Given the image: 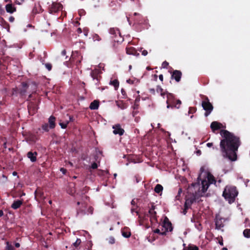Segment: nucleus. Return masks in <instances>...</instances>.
I'll return each instance as SVG.
<instances>
[{"mask_svg":"<svg viewBox=\"0 0 250 250\" xmlns=\"http://www.w3.org/2000/svg\"><path fill=\"white\" fill-rule=\"evenodd\" d=\"M220 135L223 137L220 141V147L222 156L231 161L237 159V151L241 145L239 137L227 130H221Z\"/></svg>","mask_w":250,"mask_h":250,"instance_id":"1","label":"nucleus"},{"mask_svg":"<svg viewBox=\"0 0 250 250\" xmlns=\"http://www.w3.org/2000/svg\"><path fill=\"white\" fill-rule=\"evenodd\" d=\"M238 194V191L235 186H227L223 191V196L229 204H231L235 201Z\"/></svg>","mask_w":250,"mask_h":250,"instance_id":"2","label":"nucleus"},{"mask_svg":"<svg viewBox=\"0 0 250 250\" xmlns=\"http://www.w3.org/2000/svg\"><path fill=\"white\" fill-rule=\"evenodd\" d=\"M167 108L170 107L179 108L181 104V101L180 100H175L172 94L168 93L167 94Z\"/></svg>","mask_w":250,"mask_h":250,"instance_id":"3","label":"nucleus"},{"mask_svg":"<svg viewBox=\"0 0 250 250\" xmlns=\"http://www.w3.org/2000/svg\"><path fill=\"white\" fill-rule=\"evenodd\" d=\"M203 100L202 102V106L205 110V116H208L213 109L212 104L210 103L208 97L204 96Z\"/></svg>","mask_w":250,"mask_h":250,"instance_id":"4","label":"nucleus"},{"mask_svg":"<svg viewBox=\"0 0 250 250\" xmlns=\"http://www.w3.org/2000/svg\"><path fill=\"white\" fill-rule=\"evenodd\" d=\"M63 9L62 5L60 2H53L48 7V12L51 14L58 13Z\"/></svg>","mask_w":250,"mask_h":250,"instance_id":"5","label":"nucleus"},{"mask_svg":"<svg viewBox=\"0 0 250 250\" xmlns=\"http://www.w3.org/2000/svg\"><path fill=\"white\" fill-rule=\"evenodd\" d=\"M27 108L29 114L30 115H34L38 111V101L36 100L33 101H30L28 102Z\"/></svg>","mask_w":250,"mask_h":250,"instance_id":"6","label":"nucleus"},{"mask_svg":"<svg viewBox=\"0 0 250 250\" xmlns=\"http://www.w3.org/2000/svg\"><path fill=\"white\" fill-rule=\"evenodd\" d=\"M161 229H162V231H166V233L168 231L171 232L172 231L173 227L172 224L167 217H165L161 225Z\"/></svg>","mask_w":250,"mask_h":250,"instance_id":"7","label":"nucleus"},{"mask_svg":"<svg viewBox=\"0 0 250 250\" xmlns=\"http://www.w3.org/2000/svg\"><path fill=\"white\" fill-rule=\"evenodd\" d=\"M102 67V63H99L98 66L95 67L94 68V69L92 70V71L90 73V75H91V77L94 80L95 79L97 81H99V80H100L99 78H100L101 77L100 76L99 77L98 75H99L102 73L101 69Z\"/></svg>","mask_w":250,"mask_h":250,"instance_id":"8","label":"nucleus"},{"mask_svg":"<svg viewBox=\"0 0 250 250\" xmlns=\"http://www.w3.org/2000/svg\"><path fill=\"white\" fill-rule=\"evenodd\" d=\"M155 206L152 205L148 211V217L150 218V221L152 224L157 222V212L155 211Z\"/></svg>","mask_w":250,"mask_h":250,"instance_id":"9","label":"nucleus"},{"mask_svg":"<svg viewBox=\"0 0 250 250\" xmlns=\"http://www.w3.org/2000/svg\"><path fill=\"white\" fill-rule=\"evenodd\" d=\"M77 205H82V206L77 209V215H83L87 214V205L85 203H81L80 202H77Z\"/></svg>","mask_w":250,"mask_h":250,"instance_id":"10","label":"nucleus"},{"mask_svg":"<svg viewBox=\"0 0 250 250\" xmlns=\"http://www.w3.org/2000/svg\"><path fill=\"white\" fill-rule=\"evenodd\" d=\"M199 197L196 194H192L190 197L186 198L185 202L191 206L194 202H199L201 200H199Z\"/></svg>","mask_w":250,"mask_h":250,"instance_id":"11","label":"nucleus"},{"mask_svg":"<svg viewBox=\"0 0 250 250\" xmlns=\"http://www.w3.org/2000/svg\"><path fill=\"white\" fill-rule=\"evenodd\" d=\"M71 58L75 62H81L82 61V56L78 51H72Z\"/></svg>","mask_w":250,"mask_h":250,"instance_id":"12","label":"nucleus"},{"mask_svg":"<svg viewBox=\"0 0 250 250\" xmlns=\"http://www.w3.org/2000/svg\"><path fill=\"white\" fill-rule=\"evenodd\" d=\"M225 221V219L222 218L219 216H216L215 218V226L216 228L217 229H220L224 227V223Z\"/></svg>","mask_w":250,"mask_h":250,"instance_id":"13","label":"nucleus"},{"mask_svg":"<svg viewBox=\"0 0 250 250\" xmlns=\"http://www.w3.org/2000/svg\"><path fill=\"white\" fill-rule=\"evenodd\" d=\"M113 133L115 135L119 134L120 136H122L125 133V130L123 128L121 127V126L120 124H116L113 126Z\"/></svg>","mask_w":250,"mask_h":250,"instance_id":"14","label":"nucleus"},{"mask_svg":"<svg viewBox=\"0 0 250 250\" xmlns=\"http://www.w3.org/2000/svg\"><path fill=\"white\" fill-rule=\"evenodd\" d=\"M223 125L221 123L217 121H213L211 123L210 128L212 132H215V131L218 130L222 128Z\"/></svg>","mask_w":250,"mask_h":250,"instance_id":"15","label":"nucleus"},{"mask_svg":"<svg viewBox=\"0 0 250 250\" xmlns=\"http://www.w3.org/2000/svg\"><path fill=\"white\" fill-rule=\"evenodd\" d=\"M182 76V73L179 70H174L171 74V79H174L177 82H180Z\"/></svg>","mask_w":250,"mask_h":250,"instance_id":"16","label":"nucleus"},{"mask_svg":"<svg viewBox=\"0 0 250 250\" xmlns=\"http://www.w3.org/2000/svg\"><path fill=\"white\" fill-rule=\"evenodd\" d=\"M38 153L36 151L34 152L32 151H29L27 153V157L32 162H35L37 161V156Z\"/></svg>","mask_w":250,"mask_h":250,"instance_id":"17","label":"nucleus"},{"mask_svg":"<svg viewBox=\"0 0 250 250\" xmlns=\"http://www.w3.org/2000/svg\"><path fill=\"white\" fill-rule=\"evenodd\" d=\"M6 11L10 14H12L16 11V7L12 3H8L5 5Z\"/></svg>","mask_w":250,"mask_h":250,"instance_id":"18","label":"nucleus"},{"mask_svg":"<svg viewBox=\"0 0 250 250\" xmlns=\"http://www.w3.org/2000/svg\"><path fill=\"white\" fill-rule=\"evenodd\" d=\"M43 11V9L42 8V6L40 4H35L32 11V14L34 16L37 14L42 13Z\"/></svg>","mask_w":250,"mask_h":250,"instance_id":"19","label":"nucleus"},{"mask_svg":"<svg viewBox=\"0 0 250 250\" xmlns=\"http://www.w3.org/2000/svg\"><path fill=\"white\" fill-rule=\"evenodd\" d=\"M23 202V199L15 200L11 205V208L14 209H17L21 207V206L22 205Z\"/></svg>","mask_w":250,"mask_h":250,"instance_id":"20","label":"nucleus"},{"mask_svg":"<svg viewBox=\"0 0 250 250\" xmlns=\"http://www.w3.org/2000/svg\"><path fill=\"white\" fill-rule=\"evenodd\" d=\"M126 53L129 55H133L136 56L139 55V53L137 52V51L133 47H126Z\"/></svg>","mask_w":250,"mask_h":250,"instance_id":"21","label":"nucleus"},{"mask_svg":"<svg viewBox=\"0 0 250 250\" xmlns=\"http://www.w3.org/2000/svg\"><path fill=\"white\" fill-rule=\"evenodd\" d=\"M35 194V198L36 200L38 201L39 199L43 198V192L39 188H38L34 192Z\"/></svg>","mask_w":250,"mask_h":250,"instance_id":"22","label":"nucleus"},{"mask_svg":"<svg viewBox=\"0 0 250 250\" xmlns=\"http://www.w3.org/2000/svg\"><path fill=\"white\" fill-rule=\"evenodd\" d=\"M22 88L19 90V93L21 95H24L28 87V84L25 82L21 83Z\"/></svg>","mask_w":250,"mask_h":250,"instance_id":"23","label":"nucleus"},{"mask_svg":"<svg viewBox=\"0 0 250 250\" xmlns=\"http://www.w3.org/2000/svg\"><path fill=\"white\" fill-rule=\"evenodd\" d=\"M122 234L125 238H129L131 236V232L127 227H125L122 229Z\"/></svg>","mask_w":250,"mask_h":250,"instance_id":"24","label":"nucleus"},{"mask_svg":"<svg viewBox=\"0 0 250 250\" xmlns=\"http://www.w3.org/2000/svg\"><path fill=\"white\" fill-rule=\"evenodd\" d=\"M56 118L53 116H51L48 119V123L49 124V127L50 129H53L55 127L56 123H55Z\"/></svg>","mask_w":250,"mask_h":250,"instance_id":"25","label":"nucleus"},{"mask_svg":"<svg viewBox=\"0 0 250 250\" xmlns=\"http://www.w3.org/2000/svg\"><path fill=\"white\" fill-rule=\"evenodd\" d=\"M109 33L112 35V38L117 37V35H120L119 30L116 28H110L109 30Z\"/></svg>","mask_w":250,"mask_h":250,"instance_id":"26","label":"nucleus"},{"mask_svg":"<svg viewBox=\"0 0 250 250\" xmlns=\"http://www.w3.org/2000/svg\"><path fill=\"white\" fill-rule=\"evenodd\" d=\"M99 106V102L97 100H94L91 103L89 108L92 110H96L98 108Z\"/></svg>","mask_w":250,"mask_h":250,"instance_id":"27","label":"nucleus"},{"mask_svg":"<svg viewBox=\"0 0 250 250\" xmlns=\"http://www.w3.org/2000/svg\"><path fill=\"white\" fill-rule=\"evenodd\" d=\"M208 182L207 183L209 184H215L216 180L215 179V178L214 176L211 175L210 173H208Z\"/></svg>","mask_w":250,"mask_h":250,"instance_id":"28","label":"nucleus"},{"mask_svg":"<svg viewBox=\"0 0 250 250\" xmlns=\"http://www.w3.org/2000/svg\"><path fill=\"white\" fill-rule=\"evenodd\" d=\"M163 190V186L160 184H157L154 188V191L157 193H160L162 192Z\"/></svg>","mask_w":250,"mask_h":250,"instance_id":"29","label":"nucleus"},{"mask_svg":"<svg viewBox=\"0 0 250 250\" xmlns=\"http://www.w3.org/2000/svg\"><path fill=\"white\" fill-rule=\"evenodd\" d=\"M202 190L203 192H205L207 191V189L208 188L209 184L207 183V182L206 181H202Z\"/></svg>","mask_w":250,"mask_h":250,"instance_id":"30","label":"nucleus"},{"mask_svg":"<svg viewBox=\"0 0 250 250\" xmlns=\"http://www.w3.org/2000/svg\"><path fill=\"white\" fill-rule=\"evenodd\" d=\"M243 233L245 237L250 238V229H244Z\"/></svg>","mask_w":250,"mask_h":250,"instance_id":"31","label":"nucleus"},{"mask_svg":"<svg viewBox=\"0 0 250 250\" xmlns=\"http://www.w3.org/2000/svg\"><path fill=\"white\" fill-rule=\"evenodd\" d=\"M110 84L114 86L115 88L116 89L119 85V81L115 79L110 82Z\"/></svg>","mask_w":250,"mask_h":250,"instance_id":"32","label":"nucleus"},{"mask_svg":"<svg viewBox=\"0 0 250 250\" xmlns=\"http://www.w3.org/2000/svg\"><path fill=\"white\" fill-rule=\"evenodd\" d=\"M6 246L5 247V250H15V248L13 245H12L9 242H6Z\"/></svg>","mask_w":250,"mask_h":250,"instance_id":"33","label":"nucleus"},{"mask_svg":"<svg viewBox=\"0 0 250 250\" xmlns=\"http://www.w3.org/2000/svg\"><path fill=\"white\" fill-rule=\"evenodd\" d=\"M42 128L45 132H48L49 130V125L47 123H45L42 125Z\"/></svg>","mask_w":250,"mask_h":250,"instance_id":"34","label":"nucleus"},{"mask_svg":"<svg viewBox=\"0 0 250 250\" xmlns=\"http://www.w3.org/2000/svg\"><path fill=\"white\" fill-rule=\"evenodd\" d=\"M154 232L156 233L162 235H166V232L162 231L160 229H156L154 230Z\"/></svg>","mask_w":250,"mask_h":250,"instance_id":"35","label":"nucleus"},{"mask_svg":"<svg viewBox=\"0 0 250 250\" xmlns=\"http://www.w3.org/2000/svg\"><path fill=\"white\" fill-rule=\"evenodd\" d=\"M134 21L137 23L141 24L144 21V19L143 16L142 18H139V17H137L136 18L134 19Z\"/></svg>","mask_w":250,"mask_h":250,"instance_id":"36","label":"nucleus"},{"mask_svg":"<svg viewBox=\"0 0 250 250\" xmlns=\"http://www.w3.org/2000/svg\"><path fill=\"white\" fill-rule=\"evenodd\" d=\"M81 243V240L79 238H77L76 241L73 243V246L75 248H77Z\"/></svg>","mask_w":250,"mask_h":250,"instance_id":"37","label":"nucleus"},{"mask_svg":"<svg viewBox=\"0 0 250 250\" xmlns=\"http://www.w3.org/2000/svg\"><path fill=\"white\" fill-rule=\"evenodd\" d=\"M137 207H132L131 208V211L132 213L135 212L136 213L137 215L138 216L139 218H141V215L139 214V212L136 210V208Z\"/></svg>","mask_w":250,"mask_h":250,"instance_id":"38","label":"nucleus"},{"mask_svg":"<svg viewBox=\"0 0 250 250\" xmlns=\"http://www.w3.org/2000/svg\"><path fill=\"white\" fill-rule=\"evenodd\" d=\"M197 108L195 107H190L188 110V114H193L196 112Z\"/></svg>","mask_w":250,"mask_h":250,"instance_id":"39","label":"nucleus"},{"mask_svg":"<svg viewBox=\"0 0 250 250\" xmlns=\"http://www.w3.org/2000/svg\"><path fill=\"white\" fill-rule=\"evenodd\" d=\"M147 217H148V212L145 213L143 216H141V218H140L141 220H142V221H145L147 219Z\"/></svg>","mask_w":250,"mask_h":250,"instance_id":"40","label":"nucleus"},{"mask_svg":"<svg viewBox=\"0 0 250 250\" xmlns=\"http://www.w3.org/2000/svg\"><path fill=\"white\" fill-rule=\"evenodd\" d=\"M182 192V188H179V189H178V193H177V195L175 197V198H176V200H179L180 199L181 194Z\"/></svg>","mask_w":250,"mask_h":250,"instance_id":"41","label":"nucleus"},{"mask_svg":"<svg viewBox=\"0 0 250 250\" xmlns=\"http://www.w3.org/2000/svg\"><path fill=\"white\" fill-rule=\"evenodd\" d=\"M187 250H199V248L196 246H189Z\"/></svg>","mask_w":250,"mask_h":250,"instance_id":"42","label":"nucleus"},{"mask_svg":"<svg viewBox=\"0 0 250 250\" xmlns=\"http://www.w3.org/2000/svg\"><path fill=\"white\" fill-rule=\"evenodd\" d=\"M108 243L111 244H113L115 242V239L113 236H110L108 238Z\"/></svg>","mask_w":250,"mask_h":250,"instance_id":"43","label":"nucleus"},{"mask_svg":"<svg viewBox=\"0 0 250 250\" xmlns=\"http://www.w3.org/2000/svg\"><path fill=\"white\" fill-rule=\"evenodd\" d=\"M68 123H69V122H67L66 123H60L59 125L62 128L65 129L67 127V125L68 124Z\"/></svg>","mask_w":250,"mask_h":250,"instance_id":"44","label":"nucleus"},{"mask_svg":"<svg viewBox=\"0 0 250 250\" xmlns=\"http://www.w3.org/2000/svg\"><path fill=\"white\" fill-rule=\"evenodd\" d=\"M94 208L92 207H89L88 209H87V214H92L93 212Z\"/></svg>","mask_w":250,"mask_h":250,"instance_id":"45","label":"nucleus"},{"mask_svg":"<svg viewBox=\"0 0 250 250\" xmlns=\"http://www.w3.org/2000/svg\"><path fill=\"white\" fill-rule=\"evenodd\" d=\"M143 48H141L140 51L142 53V54L144 56H146L148 52L146 50H143Z\"/></svg>","mask_w":250,"mask_h":250,"instance_id":"46","label":"nucleus"},{"mask_svg":"<svg viewBox=\"0 0 250 250\" xmlns=\"http://www.w3.org/2000/svg\"><path fill=\"white\" fill-rule=\"evenodd\" d=\"M45 66L46 69H48V71H50L52 69V65L51 63H45Z\"/></svg>","mask_w":250,"mask_h":250,"instance_id":"47","label":"nucleus"},{"mask_svg":"<svg viewBox=\"0 0 250 250\" xmlns=\"http://www.w3.org/2000/svg\"><path fill=\"white\" fill-rule=\"evenodd\" d=\"M90 167L93 169H96L98 167V165L96 163L94 162L93 164H92Z\"/></svg>","mask_w":250,"mask_h":250,"instance_id":"48","label":"nucleus"},{"mask_svg":"<svg viewBox=\"0 0 250 250\" xmlns=\"http://www.w3.org/2000/svg\"><path fill=\"white\" fill-rule=\"evenodd\" d=\"M89 189V188L85 186L83 189V190L82 191V194H84L85 193H86L88 190Z\"/></svg>","mask_w":250,"mask_h":250,"instance_id":"49","label":"nucleus"},{"mask_svg":"<svg viewBox=\"0 0 250 250\" xmlns=\"http://www.w3.org/2000/svg\"><path fill=\"white\" fill-rule=\"evenodd\" d=\"M157 91L158 92H161V95H164V93H163V89L160 86H158V88L157 89Z\"/></svg>","mask_w":250,"mask_h":250,"instance_id":"50","label":"nucleus"},{"mask_svg":"<svg viewBox=\"0 0 250 250\" xmlns=\"http://www.w3.org/2000/svg\"><path fill=\"white\" fill-rule=\"evenodd\" d=\"M191 186L193 187V188H195V187H199L200 186L199 183V182H198V183H192L191 184Z\"/></svg>","mask_w":250,"mask_h":250,"instance_id":"51","label":"nucleus"},{"mask_svg":"<svg viewBox=\"0 0 250 250\" xmlns=\"http://www.w3.org/2000/svg\"><path fill=\"white\" fill-rule=\"evenodd\" d=\"M190 205L185 202L184 204V208L188 210L189 208H190Z\"/></svg>","mask_w":250,"mask_h":250,"instance_id":"52","label":"nucleus"},{"mask_svg":"<svg viewBox=\"0 0 250 250\" xmlns=\"http://www.w3.org/2000/svg\"><path fill=\"white\" fill-rule=\"evenodd\" d=\"M131 204L132 205V206L133 207H137V206L136 205V201L135 200V199H133L132 200L131 202Z\"/></svg>","mask_w":250,"mask_h":250,"instance_id":"53","label":"nucleus"},{"mask_svg":"<svg viewBox=\"0 0 250 250\" xmlns=\"http://www.w3.org/2000/svg\"><path fill=\"white\" fill-rule=\"evenodd\" d=\"M60 171L63 174H65L66 173V172H67V170L64 168H63V167H62L60 169Z\"/></svg>","mask_w":250,"mask_h":250,"instance_id":"54","label":"nucleus"},{"mask_svg":"<svg viewBox=\"0 0 250 250\" xmlns=\"http://www.w3.org/2000/svg\"><path fill=\"white\" fill-rule=\"evenodd\" d=\"M5 11L4 9L2 8L1 6L0 5V14L2 15L4 13Z\"/></svg>","mask_w":250,"mask_h":250,"instance_id":"55","label":"nucleus"},{"mask_svg":"<svg viewBox=\"0 0 250 250\" xmlns=\"http://www.w3.org/2000/svg\"><path fill=\"white\" fill-rule=\"evenodd\" d=\"M15 18L13 16H10L9 18V21L11 22H12L14 21Z\"/></svg>","mask_w":250,"mask_h":250,"instance_id":"56","label":"nucleus"},{"mask_svg":"<svg viewBox=\"0 0 250 250\" xmlns=\"http://www.w3.org/2000/svg\"><path fill=\"white\" fill-rule=\"evenodd\" d=\"M133 15H134V16H135L139 17V18H140H140H142V16L141 15H140V14H139V13H136V12L134 13Z\"/></svg>","mask_w":250,"mask_h":250,"instance_id":"57","label":"nucleus"},{"mask_svg":"<svg viewBox=\"0 0 250 250\" xmlns=\"http://www.w3.org/2000/svg\"><path fill=\"white\" fill-rule=\"evenodd\" d=\"M77 32L78 34L81 33L82 32V29L81 28H78L77 29Z\"/></svg>","mask_w":250,"mask_h":250,"instance_id":"58","label":"nucleus"},{"mask_svg":"<svg viewBox=\"0 0 250 250\" xmlns=\"http://www.w3.org/2000/svg\"><path fill=\"white\" fill-rule=\"evenodd\" d=\"M213 146V143H208L207 144V146L208 147H211L212 146Z\"/></svg>","mask_w":250,"mask_h":250,"instance_id":"59","label":"nucleus"},{"mask_svg":"<svg viewBox=\"0 0 250 250\" xmlns=\"http://www.w3.org/2000/svg\"><path fill=\"white\" fill-rule=\"evenodd\" d=\"M159 79L161 81H163V76L162 74H161L159 76Z\"/></svg>","mask_w":250,"mask_h":250,"instance_id":"60","label":"nucleus"},{"mask_svg":"<svg viewBox=\"0 0 250 250\" xmlns=\"http://www.w3.org/2000/svg\"><path fill=\"white\" fill-rule=\"evenodd\" d=\"M66 52L65 50H63L62 52V54L63 56H65L66 55Z\"/></svg>","mask_w":250,"mask_h":250,"instance_id":"61","label":"nucleus"},{"mask_svg":"<svg viewBox=\"0 0 250 250\" xmlns=\"http://www.w3.org/2000/svg\"><path fill=\"white\" fill-rule=\"evenodd\" d=\"M196 154L198 155H200L201 154V151L200 150H198L196 151Z\"/></svg>","mask_w":250,"mask_h":250,"instance_id":"62","label":"nucleus"},{"mask_svg":"<svg viewBox=\"0 0 250 250\" xmlns=\"http://www.w3.org/2000/svg\"><path fill=\"white\" fill-rule=\"evenodd\" d=\"M15 246L16 247V248H19L20 247V243H16L15 244Z\"/></svg>","mask_w":250,"mask_h":250,"instance_id":"63","label":"nucleus"},{"mask_svg":"<svg viewBox=\"0 0 250 250\" xmlns=\"http://www.w3.org/2000/svg\"><path fill=\"white\" fill-rule=\"evenodd\" d=\"M196 228L200 230L201 229V225L199 224L198 226H196Z\"/></svg>","mask_w":250,"mask_h":250,"instance_id":"64","label":"nucleus"}]
</instances>
